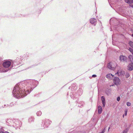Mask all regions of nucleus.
<instances>
[{
    "mask_svg": "<svg viewBox=\"0 0 133 133\" xmlns=\"http://www.w3.org/2000/svg\"><path fill=\"white\" fill-rule=\"evenodd\" d=\"M31 84V82L30 81L25 82L17 84L14 88L13 91V94L14 96L17 97L22 96L25 93L24 91H23V90H25V88L28 87H30Z\"/></svg>",
    "mask_w": 133,
    "mask_h": 133,
    "instance_id": "1",
    "label": "nucleus"
},
{
    "mask_svg": "<svg viewBox=\"0 0 133 133\" xmlns=\"http://www.w3.org/2000/svg\"><path fill=\"white\" fill-rule=\"evenodd\" d=\"M120 61H130L131 62L129 64L128 67V69L130 71H131L133 69V59H119Z\"/></svg>",
    "mask_w": 133,
    "mask_h": 133,
    "instance_id": "2",
    "label": "nucleus"
},
{
    "mask_svg": "<svg viewBox=\"0 0 133 133\" xmlns=\"http://www.w3.org/2000/svg\"><path fill=\"white\" fill-rule=\"evenodd\" d=\"M113 82L116 85H119L121 83L120 79L117 77L114 78L113 79Z\"/></svg>",
    "mask_w": 133,
    "mask_h": 133,
    "instance_id": "3",
    "label": "nucleus"
},
{
    "mask_svg": "<svg viewBox=\"0 0 133 133\" xmlns=\"http://www.w3.org/2000/svg\"><path fill=\"white\" fill-rule=\"evenodd\" d=\"M11 64V62L9 61H5L3 63V66L5 68H8Z\"/></svg>",
    "mask_w": 133,
    "mask_h": 133,
    "instance_id": "4",
    "label": "nucleus"
},
{
    "mask_svg": "<svg viewBox=\"0 0 133 133\" xmlns=\"http://www.w3.org/2000/svg\"><path fill=\"white\" fill-rule=\"evenodd\" d=\"M125 72L123 70L121 69L118 71L117 73H116V74H117L118 76H124L125 74Z\"/></svg>",
    "mask_w": 133,
    "mask_h": 133,
    "instance_id": "5",
    "label": "nucleus"
},
{
    "mask_svg": "<svg viewBox=\"0 0 133 133\" xmlns=\"http://www.w3.org/2000/svg\"><path fill=\"white\" fill-rule=\"evenodd\" d=\"M115 65H112V62H110L108 64V68L110 69L114 70L115 69Z\"/></svg>",
    "mask_w": 133,
    "mask_h": 133,
    "instance_id": "6",
    "label": "nucleus"
},
{
    "mask_svg": "<svg viewBox=\"0 0 133 133\" xmlns=\"http://www.w3.org/2000/svg\"><path fill=\"white\" fill-rule=\"evenodd\" d=\"M27 91H25V90H23V91H24V92L25 93H25L24 94H22V95H23L22 96L20 95V96H17V97H17V98H18L19 97L20 98H21V97H24L25 96H26V95H27V94L28 93H29L30 92H29V91H28V90H28V89H27Z\"/></svg>",
    "mask_w": 133,
    "mask_h": 133,
    "instance_id": "7",
    "label": "nucleus"
},
{
    "mask_svg": "<svg viewBox=\"0 0 133 133\" xmlns=\"http://www.w3.org/2000/svg\"><path fill=\"white\" fill-rule=\"evenodd\" d=\"M96 21V20L94 18H91L90 20V22L92 24H94L95 25Z\"/></svg>",
    "mask_w": 133,
    "mask_h": 133,
    "instance_id": "8",
    "label": "nucleus"
},
{
    "mask_svg": "<svg viewBox=\"0 0 133 133\" xmlns=\"http://www.w3.org/2000/svg\"><path fill=\"white\" fill-rule=\"evenodd\" d=\"M101 98L102 103L103 105V107H104L105 106V98L103 96L101 97Z\"/></svg>",
    "mask_w": 133,
    "mask_h": 133,
    "instance_id": "9",
    "label": "nucleus"
},
{
    "mask_svg": "<svg viewBox=\"0 0 133 133\" xmlns=\"http://www.w3.org/2000/svg\"><path fill=\"white\" fill-rule=\"evenodd\" d=\"M102 110V107L100 105L98 106V114H100L101 113Z\"/></svg>",
    "mask_w": 133,
    "mask_h": 133,
    "instance_id": "10",
    "label": "nucleus"
},
{
    "mask_svg": "<svg viewBox=\"0 0 133 133\" xmlns=\"http://www.w3.org/2000/svg\"><path fill=\"white\" fill-rule=\"evenodd\" d=\"M125 2L129 4L130 5L131 4L133 3V0H125Z\"/></svg>",
    "mask_w": 133,
    "mask_h": 133,
    "instance_id": "11",
    "label": "nucleus"
},
{
    "mask_svg": "<svg viewBox=\"0 0 133 133\" xmlns=\"http://www.w3.org/2000/svg\"><path fill=\"white\" fill-rule=\"evenodd\" d=\"M114 75H113L111 74H108L106 76V77L107 78L110 79L111 78V77L112 76V77H113Z\"/></svg>",
    "mask_w": 133,
    "mask_h": 133,
    "instance_id": "12",
    "label": "nucleus"
},
{
    "mask_svg": "<svg viewBox=\"0 0 133 133\" xmlns=\"http://www.w3.org/2000/svg\"><path fill=\"white\" fill-rule=\"evenodd\" d=\"M129 43L130 45L133 48V42L132 41H130Z\"/></svg>",
    "mask_w": 133,
    "mask_h": 133,
    "instance_id": "13",
    "label": "nucleus"
},
{
    "mask_svg": "<svg viewBox=\"0 0 133 133\" xmlns=\"http://www.w3.org/2000/svg\"><path fill=\"white\" fill-rule=\"evenodd\" d=\"M125 76L126 78H128L130 76V75L127 72L125 74Z\"/></svg>",
    "mask_w": 133,
    "mask_h": 133,
    "instance_id": "14",
    "label": "nucleus"
},
{
    "mask_svg": "<svg viewBox=\"0 0 133 133\" xmlns=\"http://www.w3.org/2000/svg\"><path fill=\"white\" fill-rule=\"evenodd\" d=\"M42 114V112L41 111H38L37 113V115L38 116H40Z\"/></svg>",
    "mask_w": 133,
    "mask_h": 133,
    "instance_id": "15",
    "label": "nucleus"
},
{
    "mask_svg": "<svg viewBox=\"0 0 133 133\" xmlns=\"http://www.w3.org/2000/svg\"><path fill=\"white\" fill-rule=\"evenodd\" d=\"M129 130V129L127 128L125 129L123 131V133H127Z\"/></svg>",
    "mask_w": 133,
    "mask_h": 133,
    "instance_id": "16",
    "label": "nucleus"
},
{
    "mask_svg": "<svg viewBox=\"0 0 133 133\" xmlns=\"http://www.w3.org/2000/svg\"><path fill=\"white\" fill-rule=\"evenodd\" d=\"M129 50L133 54V49L131 48H129Z\"/></svg>",
    "mask_w": 133,
    "mask_h": 133,
    "instance_id": "17",
    "label": "nucleus"
},
{
    "mask_svg": "<svg viewBox=\"0 0 133 133\" xmlns=\"http://www.w3.org/2000/svg\"><path fill=\"white\" fill-rule=\"evenodd\" d=\"M127 105L128 106H130L131 105V104L130 102H127Z\"/></svg>",
    "mask_w": 133,
    "mask_h": 133,
    "instance_id": "18",
    "label": "nucleus"
},
{
    "mask_svg": "<svg viewBox=\"0 0 133 133\" xmlns=\"http://www.w3.org/2000/svg\"><path fill=\"white\" fill-rule=\"evenodd\" d=\"M119 58H126V57L125 56L122 55V56H120Z\"/></svg>",
    "mask_w": 133,
    "mask_h": 133,
    "instance_id": "19",
    "label": "nucleus"
},
{
    "mask_svg": "<svg viewBox=\"0 0 133 133\" xmlns=\"http://www.w3.org/2000/svg\"><path fill=\"white\" fill-rule=\"evenodd\" d=\"M120 97H119V96L117 98V101H120Z\"/></svg>",
    "mask_w": 133,
    "mask_h": 133,
    "instance_id": "20",
    "label": "nucleus"
},
{
    "mask_svg": "<svg viewBox=\"0 0 133 133\" xmlns=\"http://www.w3.org/2000/svg\"><path fill=\"white\" fill-rule=\"evenodd\" d=\"M127 111H128V110H125V116H126L127 115Z\"/></svg>",
    "mask_w": 133,
    "mask_h": 133,
    "instance_id": "21",
    "label": "nucleus"
},
{
    "mask_svg": "<svg viewBox=\"0 0 133 133\" xmlns=\"http://www.w3.org/2000/svg\"><path fill=\"white\" fill-rule=\"evenodd\" d=\"M105 131V128H104L102 131L100 133H104Z\"/></svg>",
    "mask_w": 133,
    "mask_h": 133,
    "instance_id": "22",
    "label": "nucleus"
},
{
    "mask_svg": "<svg viewBox=\"0 0 133 133\" xmlns=\"http://www.w3.org/2000/svg\"><path fill=\"white\" fill-rule=\"evenodd\" d=\"M130 6L131 7L133 8V4H131Z\"/></svg>",
    "mask_w": 133,
    "mask_h": 133,
    "instance_id": "23",
    "label": "nucleus"
},
{
    "mask_svg": "<svg viewBox=\"0 0 133 133\" xmlns=\"http://www.w3.org/2000/svg\"><path fill=\"white\" fill-rule=\"evenodd\" d=\"M92 77H96V75H93Z\"/></svg>",
    "mask_w": 133,
    "mask_h": 133,
    "instance_id": "24",
    "label": "nucleus"
},
{
    "mask_svg": "<svg viewBox=\"0 0 133 133\" xmlns=\"http://www.w3.org/2000/svg\"><path fill=\"white\" fill-rule=\"evenodd\" d=\"M0 133H5V132H4L3 131H1V132H0Z\"/></svg>",
    "mask_w": 133,
    "mask_h": 133,
    "instance_id": "25",
    "label": "nucleus"
},
{
    "mask_svg": "<svg viewBox=\"0 0 133 133\" xmlns=\"http://www.w3.org/2000/svg\"><path fill=\"white\" fill-rule=\"evenodd\" d=\"M110 129V127H109L108 128V131H109V130Z\"/></svg>",
    "mask_w": 133,
    "mask_h": 133,
    "instance_id": "26",
    "label": "nucleus"
},
{
    "mask_svg": "<svg viewBox=\"0 0 133 133\" xmlns=\"http://www.w3.org/2000/svg\"><path fill=\"white\" fill-rule=\"evenodd\" d=\"M123 117H124V115H123Z\"/></svg>",
    "mask_w": 133,
    "mask_h": 133,
    "instance_id": "27",
    "label": "nucleus"
},
{
    "mask_svg": "<svg viewBox=\"0 0 133 133\" xmlns=\"http://www.w3.org/2000/svg\"><path fill=\"white\" fill-rule=\"evenodd\" d=\"M132 36L133 37V34L132 35Z\"/></svg>",
    "mask_w": 133,
    "mask_h": 133,
    "instance_id": "28",
    "label": "nucleus"
}]
</instances>
